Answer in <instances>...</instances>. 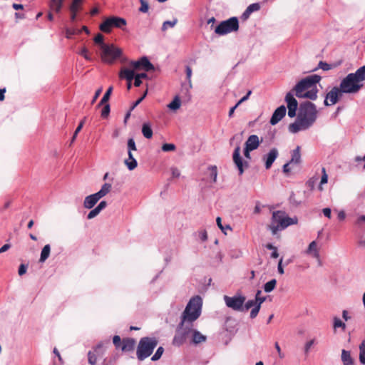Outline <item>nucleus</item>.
I'll list each match as a JSON object with an SVG mask.
<instances>
[{"label":"nucleus","instance_id":"obj_10","mask_svg":"<svg viewBox=\"0 0 365 365\" xmlns=\"http://www.w3.org/2000/svg\"><path fill=\"white\" fill-rule=\"evenodd\" d=\"M223 299L225 305L228 308L236 312L244 311V304L245 302L246 298L243 295L240 294H237L232 297L225 295L223 297Z\"/></svg>","mask_w":365,"mask_h":365},{"label":"nucleus","instance_id":"obj_54","mask_svg":"<svg viewBox=\"0 0 365 365\" xmlns=\"http://www.w3.org/2000/svg\"><path fill=\"white\" fill-rule=\"evenodd\" d=\"M110 113V106L106 103L101 111V116L103 118H107Z\"/></svg>","mask_w":365,"mask_h":365},{"label":"nucleus","instance_id":"obj_58","mask_svg":"<svg viewBox=\"0 0 365 365\" xmlns=\"http://www.w3.org/2000/svg\"><path fill=\"white\" fill-rule=\"evenodd\" d=\"M113 342L117 348L120 347L121 344L120 337L118 335L114 336L113 339Z\"/></svg>","mask_w":365,"mask_h":365},{"label":"nucleus","instance_id":"obj_38","mask_svg":"<svg viewBox=\"0 0 365 365\" xmlns=\"http://www.w3.org/2000/svg\"><path fill=\"white\" fill-rule=\"evenodd\" d=\"M277 280L275 279H271L267 282L264 285V291L267 293L271 292L273 291L276 287Z\"/></svg>","mask_w":365,"mask_h":365},{"label":"nucleus","instance_id":"obj_47","mask_svg":"<svg viewBox=\"0 0 365 365\" xmlns=\"http://www.w3.org/2000/svg\"><path fill=\"white\" fill-rule=\"evenodd\" d=\"M84 122H85V119L83 120L82 121H81V123H79V125L76 128V130H75V132L73 133V135L72 137L71 143H73L74 142V140H76L78 133L81 130V129H82V128L83 126Z\"/></svg>","mask_w":365,"mask_h":365},{"label":"nucleus","instance_id":"obj_31","mask_svg":"<svg viewBox=\"0 0 365 365\" xmlns=\"http://www.w3.org/2000/svg\"><path fill=\"white\" fill-rule=\"evenodd\" d=\"M301 162V154H300V147L297 146L292 153V158L289 160V163L297 165Z\"/></svg>","mask_w":365,"mask_h":365},{"label":"nucleus","instance_id":"obj_64","mask_svg":"<svg viewBox=\"0 0 365 365\" xmlns=\"http://www.w3.org/2000/svg\"><path fill=\"white\" fill-rule=\"evenodd\" d=\"M314 339L310 340V341H307L306 343L305 347H304V349H305L306 352H308L310 350V349L312 346V345L314 344Z\"/></svg>","mask_w":365,"mask_h":365},{"label":"nucleus","instance_id":"obj_56","mask_svg":"<svg viewBox=\"0 0 365 365\" xmlns=\"http://www.w3.org/2000/svg\"><path fill=\"white\" fill-rule=\"evenodd\" d=\"M171 174L173 178H178L180 176V171L177 168H172Z\"/></svg>","mask_w":365,"mask_h":365},{"label":"nucleus","instance_id":"obj_60","mask_svg":"<svg viewBox=\"0 0 365 365\" xmlns=\"http://www.w3.org/2000/svg\"><path fill=\"white\" fill-rule=\"evenodd\" d=\"M316 180H317V178H310L307 182V185L312 189L313 190L314 188V185H315V182H316Z\"/></svg>","mask_w":365,"mask_h":365},{"label":"nucleus","instance_id":"obj_43","mask_svg":"<svg viewBox=\"0 0 365 365\" xmlns=\"http://www.w3.org/2000/svg\"><path fill=\"white\" fill-rule=\"evenodd\" d=\"M178 22V20L176 19H174L173 21H166L163 23L162 26V30L165 31L168 29V27L173 28L174 27Z\"/></svg>","mask_w":365,"mask_h":365},{"label":"nucleus","instance_id":"obj_25","mask_svg":"<svg viewBox=\"0 0 365 365\" xmlns=\"http://www.w3.org/2000/svg\"><path fill=\"white\" fill-rule=\"evenodd\" d=\"M111 188H112L111 184H110V183H104L101 186L100 190L98 191L97 192L94 193V194L96 195V196H97V197L100 200L101 198L105 197L106 195H108L110 192Z\"/></svg>","mask_w":365,"mask_h":365},{"label":"nucleus","instance_id":"obj_50","mask_svg":"<svg viewBox=\"0 0 365 365\" xmlns=\"http://www.w3.org/2000/svg\"><path fill=\"white\" fill-rule=\"evenodd\" d=\"M185 72H186V76L188 81L189 88H192V81H191V77H192V68L190 66H186L185 68Z\"/></svg>","mask_w":365,"mask_h":365},{"label":"nucleus","instance_id":"obj_17","mask_svg":"<svg viewBox=\"0 0 365 365\" xmlns=\"http://www.w3.org/2000/svg\"><path fill=\"white\" fill-rule=\"evenodd\" d=\"M304 254L319 261L320 253L319 243L315 240L311 242L307 248L304 251Z\"/></svg>","mask_w":365,"mask_h":365},{"label":"nucleus","instance_id":"obj_8","mask_svg":"<svg viewBox=\"0 0 365 365\" xmlns=\"http://www.w3.org/2000/svg\"><path fill=\"white\" fill-rule=\"evenodd\" d=\"M122 54V50L113 44L103 45L101 57L102 61L108 64L113 63Z\"/></svg>","mask_w":365,"mask_h":365},{"label":"nucleus","instance_id":"obj_11","mask_svg":"<svg viewBox=\"0 0 365 365\" xmlns=\"http://www.w3.org/2000/svg\"><path fill=\"white\" fill-rule=\"evenodd\" d=\"M126 25V21L123 18L110 16L106 19L100 25V29L103 32L110 33L113 28H122Z\"/></svg>","mask_w":365,"mask_h":365},{"label":"nucleus","instance_id":"obj_40","mask_svg":"<svg viewBox=\"0 0 365 365\" xmlns=\"http://www.w3.org/2000/svg\"><path fill=\"white\" fill-rule=\"evenodd\" d=\"M112 91H113V87L112 86H110L108 90L106 91V92L105 93L103 97L102 98V99L101 100L100 103H99V106L104 104V103H106L108 102V101L109 100L110 98V94L112 93Z\"/></svg>","mask_w":365,"mask_h":365},{"label":"nucleus","instance_id":"obj_48","mask_svg":"<svg viewBox=\"0 0 365 365\" xmlns=\"http://www.w3.org/2000/svg\"><path fill=\"white\" fill-rule=\"evenodd\" d=\"M247 9V13L252 14V12L259 11L260 9V6L258 3H254V4H252L250 6H248Z\"/></svg>","mask_w":365,"mask_h":365},{"label":"nucleus","instance_id":"obj_23","mask_svg":"<svg viewBox=\"0 0 365 365\" xmlns=\"http://www.w3.org/2000/svg\"><path fill=\"white\" fill-rule=\"evenodd\" d=\"M124 163L129 170H133L138 166V162L134 158L133 153L128 151V158L125 159Z\"/></svg>","mask_w":365,"mask_h":365},{"label":"nucleus","instance_id":"obj_36","mask_svg":"<svg viewBox=\"0 0 365 365\" xmlns=\"http://www.w3.org/2000/svg\"><path fill=\"white\" fill-rule=\"evenodd\" d=\"M80 8H81L80 4H77L76 3L71 4L69 9L71 11V20L72 21H74L76 20V14H77L78 11L80 9Z\"/></svg>","mask_w":365,"mask_h":365},{"label":"nucleus","instance_id":"obj_30","mask_svg":"<svg viewBox=\"0 0 365 365\" xmlns=\"http://www.w3.org/2000/svg\"><path fill=\"white\" fill-rule=\"evenodd\" d=\"M341 361L343 365H354V360L351 356L350 352L344 349L341 351Z\"/></svg>","mask_w":365,"mask_h":365},{"label":"nucleus","instance_id":"obj_3","mask_svg":"<svg viewBox=\"0 0 365 365\" xmlns=\"http://www.w3.org/2000/svg\"><path fill=\"white\" fill-rule=\"evenodd\" d=\"M186 339L192 344L198 345L207 341V336L195 329L193 324H186L180 326V331L173 339V344L180 346Z\"/></svg>","mask_w":365,"mask_h":365},{"label":"nucleus","instance_id":"obj_42","mask_svg":"<svg viewBox=\"0 0 365 365\" xmlns=\"http://www.w3.org/2000/svg\"><path fill=\"white\" fill-rule=\"evenodd\" d=\"M94 42L96 43V44H98L101 47V49L102 50L103 49V45H106L105 43H104V36L101 34H98L95 38H94Z\"/></svg>","mask_w":365,"mask_h":365},{"label":"nucleus","instance_id":"obj_35","mask_svg":"<svg viewBox=\"0 0 365 365\" xmlns=\"http://www.w3.org/2000/svg\"><path fill=\"white\" fill-rule=\"evenodd\" d=\"M359 359L361 364L365 365V339L359 345Z\"/></svg>","mask_w":365,"mask_h":365},{"label":"nucleus","instance_id":"obj_14","mask_svg":"<svg viewBox=\"0 0 365 365\" xmlns=\"http://www.w3.org/2000/svg\"><path fill=\"white\" fill-rule=\"evenodd\" d=\"M233 162L239 170V174L242 175L244 173V168L248 166V163L245 161H243L242 157L240 156V147L237 145L234 150L232 155Z\"/></svg>","mask_w":365,"mask_h":365},{"label":"nucleus","instance_id":"obj_7","mask_svg":"<svg viewBox=\"0 0 365 365\" xmlns=\"http://www.w3.org/2000/svg\"><path fill=\"white\" fill-rule=\"evenodd\" d=\"M157 344L158 341L154 337L142 338L137 349L138 359L143 361L150 356Z\"/></svg>","mask_w":365,"mask_h":365},{"label":"nucleus","instance_id":"obj_37","mask_svg":"<svg viewBox=\"0 0 365 365\" xmlns=\"http://www.w3.org/2000/svg\"><path fill=\"white\" fill-rule=\"evenodd\" d=\"M64 0H51V8L56 12H59L62 8Z\"/></svg>","mask_w":365,"mask_h":365},{"label":"nucleus","instance_id":"obj_6","mask_svg":"<svg viewBox=\"0 0 365 365\" xmlns=\"http://www.w3.org/2000/svg\"><path fill=\"white\" fill-rule=\"evenodd\" d=\"M297 217H289L287 214L282 210H277L272 212L269 229L272 235H276L279 231L284 230L289 225L297 224Z\"/></svg>","mask_w":365,"mask_h":365},{"label":"nucleus","instance_id":"obj_12","mask_svg":"<svg viewBox=\"0 0 365 365\" xmlns=\"http://www.w3.org/2000/svg\"><path fill=\"white\" fill-rule=\"evenodd\" d=\"M130 66L133 68L135 71H149L154 69L153 65L149 61L147 57H142L138 61H131Z\"/></svg>","mask_w":365,"mask_h":365},{"label":"nucleus","instance_id":"obj_24","mask_svg":"<svg viewBox=\"0 0 365 365\" xmlns=\"http://www.w3.org/2000/svg\"><path fill=\"white\" fill-rule=\"evenodd\" d=\"M135 72L133 68H123L120 71L119 76L120 78L126 79L128 82H131L135 75Z\"/></svg>","mask_w":365,"mask_h":365},{"label":"nucleus","instance_id":"obj_62","mask_svg":"<svg viewBox=\"0 0 365 365\" xmlns=\"http://www.w3.org/2000/svg\"><path fill=\"white\" fill-rule=\"evenodd\" d=\"M27 267L24 264H21L19 268V274L20 276L24 274L26 272Z\"/></svg>","mask_w":365,"mask_h":365},{"label":"nucleus","instance_id":"obj_26","mask_svg":"<svg viewBox=\"0 0 365 365\" xmlns=\"http://www.w3.org/2000/svg\"><path fill=\"white\" fill-rule=\"evenodd\" d=\"M111 188H112L111 184H110V183H104L101 186L100 190L98 191L97 192L94 193V194L96 195V196H97V197L100 200L101 198L105 197L106 195H108L110 192Z\"/></svg>","mask_w":365,"mask_h":365},{"label":"nucleus","instance_id":"obj_21","mask_svg":"<svg viewBox=\"0 0 365 365\" xmlns=\"http://www.w3.org/2000/svg\"><path fill=\"white\" fill-rule=\"evenodd\" d=\"M107 206V202L105 200L100 202V203L93 210H91L87 215V218L91 220L100 214Z\"/></svg>","mask_w":365,"mask_h":365},{"label":"nucleus","instance_id":"obj_61","mask_svg":"<svg viewBox=\"0 0 365 365\" xmlns=\"http://www.w3.org/2000/svg\"><path fill=\"white\" fill-rule=\"evenodd\" d=\"M53 354L58 357V359L59 361V362L61 364H63V360L58 351V350L56 349V348H54L53 349Z\"/></svg>","mask_w":365,"mask_h":365},{"label":"nucleus","instance_id":"obj_2","mask_svg":"<svg viewBox=\"0 0 365 365\" xmlns=\"http://www.w3.org/2000/svg\"><path fill=\"white\" fill-rule=\"evenodd\" d=\"M320 80L321 76L314 74L299 81L294 88L297 97L310 100L317 99L318 93L317 84Z\"/></svg>","mask_w":365,"mask_h":365},{"label":"nucleus","instance_id":"obj_15","mask_svg":"<svg viewBox=\"0 0 365 365\" xmlns=\"http://www.w3.org/2000/svg\"><path fill=\"white\" fill-rule=\"evenodd\" d=\"M344 93L341 88L334 87L326 96L324 104L327 106L334 105L337 103L339 97Z\"/></svg>","mask_w":365,"mask_h":365},{"label":"nucleus","instance_id":"obj_44","mask_svg":"<svg viewBox=\"0 0 365 365\" xmlns=\"http://www.w3.org/2000/svg\"><path fill=\"white\" fill-rule=\"evenodd\" d=\"M176 147L173 143H165L162 145V150L163 152H171L175 150Z\"/></svg>","mask_w":365,"mask_h":365},{"label":"nucleus","instance_id":"obj_51","mask_svg":"<svg viewBox=\"0 0 365 365\" xmlns=\"http://www.w3.org/2000/svg\"><path fill=\"white\" fill-rule=\"evenodd\" d=\"M257 304L255 299H250L248 300L247 302H245L244 304V310H248L250 308L255 307Z\"/></svg>","mask_w":365,"mask_h":365},{"label":"nucleus","instance_id":"obj_34","mask_svg":"<svg viewBox=\"0 0 365 365\" xmlns=\"http://www.w3.org/2000/svg\"><path fill=\"white\" fill-rule=\"evenodd\" d=\"M322 175L321 180H320L319 185L318 186V189L319 191L324 190L323 186H324V185L327 184L328 182V175L327 173L325 168H322Z\"/></svg>","mask_w":365,"mask_h":365},{"label":"nucleus","instance_id":"obj_63","mask_svg":"<svg viewBox=\"0 0 365 365\" xmlns=\"http://www.w3.org/2000/svg\"><path fill=\"white\" fill-rule=\"evenodd\" d=\"M277 270L280 274H283L284 273V268L282 267V258H281L279 261V263L277 265Z\"/></svg>","mask_w":365,"mask_h":365},{"label":"nucleus","instance_id":"obj_5","mask_svg":"<svg viewBox=\"0 0 365 365\" xmlns=\"http://www.w3.org/2000/svg\"><path fill=\"white\" fill-rule=\"evenodd\" d=\"M202 299L200 296L192 297L185 307L181 317L180 326L192 324L202 312Z\"/></svg>","mask_w":365,"mask_h":365},{"label":"nucleus","instance_id":"obj_33","mask_svg":"<svg viewBox=\"0 0 365 365\" xmlns=\"http://www.w3.org/2000/svg\"><path fill=\"white\" fill-rule=\"evenodd\" d=\"M51 252V247L49 245H45L41 252V257L39 259L40 262H44L49 257Z\"/></svg>","mask_w":365,"mask_h":365},{"label":"nucleus","instance_id":"obj_4","mask_svg":"<svg viewBox=\"0 0 365 365\" xmlns=\"http://www.w3.org/2000/svg\"><path fill=\"white\" fill-rule=\"evenodd\" d=\"M365 81V65L355 73L348 74L340 83L341 91L344 93H356L364 86Z\"/></svg>","mask_w":365,"mask_h":365},{"label":"nucleus","instance_id":"obj_19","mask_svg":"<svg viewBox=\"0 0 365 365\" xmlns=\"http://www.w3.org/2000/svg\"><path fill=\"white\" fill-rule=\"evenodd\" d=\"M278 150L277 148H272L269 150V152L263 157V159L265 162V168L266 169H269L272 165L274 160L277 159L278 156Z\"/></svg>","mask_w":365,"mask_h":365},{"label":"nucleus","instance_id":"obj_39","mask_svg":"<svg viewBox=\"0 0 365 365\" xmlns=\"http://www.w3.org/2000/svg\"><path fill=\"white\" fill-rule=\"evenodd\" d=\"M216 222L218 226V227L222 230L223 233L227 235V230H231V227L229 225H226L224 226V225H222V220L221 217H217L216 219Z\"/></svg>","mask_w":365,"mask_h":365},{"label":"nucleus","instance_id":"obj_59","mask_svg":"<svg viewBox=\"0 0 365 365\" xmlns=\"http://www.w3.org/2000/svg\"><path fill=\"white\" fill-rule=\"evenodd\" d=\"M274 347L277 351L278 356L280 359H283L284 357V354L282 352L281 348L278 344V342H276L274 344Z\"/></svg>","mask_w":365,"mask_h":365},{"label":"nucleus","instance_id":"obj_13","mask_svg":"<svg viewBox=\"0 0 365 365\" xmlns=\"http://www.w3.org/2000/svg\"><path fill=\"white\" fill-rule=\"evenodd\" d=\"M284 100L288 108V116L290 118L295 117L298 108L297 101L291 92L286 94Z\"/></svg>","mask_w":365,"mask_h":365},{"label":"nucleus","instance_id":"obj_16","mask_svg":"<svg viewBox=\"0 0 365 365\" xmlns=\"http://www.w3.org/2000/svg\"><path fill=\"white\" fill-rule=\"evenodd\" d=\"M104 351V344L101 342L93 347V351L88 352V361L91 365H96L97 363V356L102 354Z\"/></svg>","mask_w":365,"mask_h":365},{"label":"nucleus","instance_id":"obj_18","mask_svg":"<svg viewBox=\"0 0 365 365\" xmlns=\"http://www.w3.org/2000/svg\"><path fill=\"white\" fill-rule=\"evenodd\" d=\"M286 107L284 106H280L273 113L270 119V124L272 125L278 123L286 115Z\"/></svg>","mask_w":365,"mask_h":365},{"label":"nucleus","instance_id":"obj_53","mask_svg":"<svg viewBox=\"0 0 365 365\" xmlns=\"http://www.w3.org/2000/svg\"><path fill=\"white\" fill-rule=\"evenodd\" d=\"M141 6L140 7V11L146 13L148 11V4L145 0H140Z\"/></svg>","mask_w":365,"mask_h":365},{"label":"nucleus","instance_id":"obj_27","mask_svg":"<svg viewBox=\"0 0 365 365\" xmlns=\"http://www.w3.org/2000/svg\"><path fill=\"white\" fill-rule=\"evenodd\" d=\"M135 345V341L133 339H125L123 341L121 350L123 351H132Z\"/></svg>","mask_w":365,"mask_h":365},{"label":"nucleus","instance_id":"obj_22","mask_svg":"<svg viewBox=\"0 0 365 365\" xmlns=\"http://www.w3.org/2000/svg\"><path fill=\"white\" fill-rule=\"evenodd\" d=\"M99 201L98 198L96 195L91 194L85 197L83 200V207L86 209H92L95 205Z\"/></svg>","mask_w":365,"mask_h":365},{"label":"nucleus","instance_id":"obj_52","mask_svg":"<svg viewBox=\"0 0 365 365\" xmlns=\"http://www.w3.org/2000/svg\"><path fill=\"white\" fill-rule=\"evenodd\" d=\"M260 308H261L260 306L256 304L255 307H253L250 312V318H252V319L255 318L257 316V314L260 310Z\"/></svg>","mask_w":365,"mask_h":365},{"label":"nucleus","instance_id":"obj_28","mask_svg":"<svg viewBox=\"0 0 365 365\" xmlns=\"http://www.w3.org/2000/svg\"><path fill=\"white\" fill-rule=\"evenodd\" d=\"M142 133L143 135L147 139H150L153 137V133L150 122H145L143 124Z\"/></svg>","mask_w":365,"mask_h":365},{"label":"nucleus","instance_id":"obj_41","mask_svg":"<svg viewBox=\"0 0 365 365\" xmlns=\"http://www.w3.org/2000/svg\"><path fill=\"white\" fill-rule=\"evenodd\" d=\"M334 329H336L337 328H341L343 330L346 329V324L339 318H334Z\"/></svg>","mask_w":365,"mask_h":365},{"label":"nucleus","instance_id":"obj_9","mask_svg":"<svg viewBox=\"0 0 365 365\" xmlns=\"http://www.w3.org/2000/svg\"><path fill=\"white\" fill-rule=\"evenodd\" d=\"M239 29L238 19L236 17L230 18L227 20L222 21L215 29V32L220 35L223 36L236 31Z\"/></svg>","mask_w":365,"mask_h":365},{"label":"nucleus","instance_id":"obj_32","mask_svg":"<svg viewBox=\"0 0 365 365\" xmlns=\"http://www.w3.org/2000/svg\"><path fill=\"white\" fill-rule=\"evenodd\" d=\"M208 176L212 182H216L217 178V168L215 165L210 166L207 168Z\"/></svg>","mask_w":365,"mask_h":365},{"label":"nucleus","instance_id":"obj_57","mask_svg":"<svg viewBox=\"0 0 365 365\" xmlns=\"http://www.w3.org/2000/svg\"><path fill=\"white\" fill-rule=\"evenodd\" d=\"M88 51L86 48H83L80 52V54L82 55L86 60H91L90 56L88 55Z\"/></svg>","mask_w":365,"mask_h":365},{"label":"nucleus","instance_id":"obj_55","mask_svg":"<svg viewBox=\"0 0 365 365\" xmlns=\"http://www.w3.org/2000/svg\"><path fill=\"white\" fill-rule=\"evenodd\" d=\"M319 68L322 69L323 71H329L331 69V66L327 63L320 61L319 63Z\"/></svg>","mask_w":365,"mask_h":365},{"label":"nucleus","instance_id":"obj_46","mask_svg":"<svg viewBox=\"0 0 365 365\" xmlns=\"http://www.w3.org/2000/svg\"><path fill=\"white\" fill-rule=\"evenodd\" d=\"M137 148L133 138H130L128 140V151L133 153V151H136Z\"/></svg>","mask_w":365,"mask_h":365},{"label":"nucleus","instance_id":"obj_45","mask_svg":"<svg viewBox=\"0 0 365 365\" xmlns=\"http://www.w3.org/2000/svg\"><path fill=\"white\" fill-rule=\"evenodd\" d=\"M262 292L260 290L257 291L255 296V300L257 302V305L261 307L262 304L265 301L266 298L264 297L261 296Z\"/></svg>","mask_w":365,"mask_h":365},{"label":"nucleus","instance_id":"obj_49","mask_svg":"<svg viewBox=\"0 0 365 365\" xmlns=\"http://www.w3.org/2000/svg\"><path fill=\"white\" fill-rule=\"evenodd\" d=\"M163 351H164L163 348L162 346H160L157 349V351L155 353V354L152 356L151 360L152 361H157V360H158L161 357L162 354H163Z\"/></svg>","mask_w":365,"mask_h":365},{"label":"nucleus","instance_id":"obj_20","mask_svg":"<svg viewBox=\"0 0 365 365\" xmlns=\"http://www.w3.org/2000/svg\"><path fill=\"white\" fill-rule=\"evenodd\" d=\"M260 144V140L257 135H251L245 142V148L250 150H256Z\"/></svg>","mask_w":365,"mask_h":365},{"label":"nucleus","instance_id":"obj_1","mask_svg":"<svg viewBox=\"0 0 365 365\" xmlns=\"http://www.w3.org/2000/svg\"><path fill=\"white\" fill-rule=\"evenodd\" d=\"M317 110L311 102H305L300 105L296 120L289 125V131L297 133L309 129L316 121Z\"/></svg>","mask_w":365,"mask_h":365},{"label":"nucleus","instance_id":"obj_29","mask_svg":"<svg viewBox=\"0 0 365 365\" xmlns=\"http://www.w3.org/2000/svg\"><path fill=\"white\" fill-rule=\"evenodd\" d=\"M181 104V100L179 96H175L173 100L167 105V107L172 111H176L180 108Z\"/></svg>","mask_w":365,"mask_h":365}]
</instances>
